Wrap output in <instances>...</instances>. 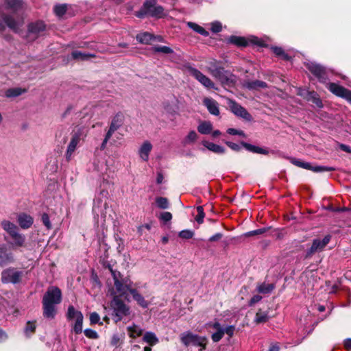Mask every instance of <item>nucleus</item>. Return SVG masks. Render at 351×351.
I'll return each instance as SVG.
<instances>
[{"instance_id": "nucleus-55", "label": "nucleus", "mask_w": 351, "mask_h": 351, "mask_svg": "<svg viewBox=\"0 0 351 351\" xmlns=\"http://www.w3.org/2000/svg\"><path fill=\"white\" fill-rule=\"evenodd\" d=\"M110 271L111 272L114 282L122 280V275L119 271L114 270L112 268H110Z\"/></svg>"}, {"instance_id": "nucleus-22", "label": "nucleus", "mask_w": 351, "mask_h": 351, "mask_svg": "<svg viewBox=\"0 0 351 351\" xmlns=\"http://www.w3.org/2000/svg\"><path fill=\"white\" fill-rule=\"evenodd\" d=\"M153 149V145L149 141H145L138 149V155L141 160L147 161L149 158V154Z\"/></svg>"}, {"instance_id": "nucleus-37", "label": "nucleus", "mask_w": 351, "mask_h": 351, "mask_svg": "<svg viewBox=\"0 0 351 351\" xmlns=\"http://www.w3.org/2000/svg\"><path fill=\"white\" fill-rule=\"evenodd\" d=\"M274 289V285L273 284H265L262 283L257 286V291L260 293H271Z\"/></svg>"}, {"instance_id": "nucleus-51", "label": "nucleus", "mask_w": 351, "mask_h": 351, "mask_svg": "<svg viewBox=\"0 0 351 351\" xmlns=\"http://www.w3.org/2000/svg\"><path fill=\"white\" fill-rule=\"evenodd\" d=\"M154 50L156 52H160V53H166V54L171 53L173 52V50L167 46L155 47L154 48Z\"/></svg>"}, {"instance_id": "nucleus-46", "label": "nucleus", "mask_w": 351, "mask_h": 351, "mask_svg": "<svg viewBox=\"0 0 351 351\" xmlns=\"http://www.w3.org/2000/svg\"><path fill=\"white\" fill-rule=\"evenodd\" d=\"M156 204L159 208L166 209L169 208V201L167 198L158 197L156 198Z\"/></svg>"}, {"instance_id": "nucleus-19", "label": "nucleus", "mask_w": 351, "mask_h": 351, "mask_svg": "<svg viewBox=\"0 0 351 351\" xmlns=\"http://www.w3.org/2000/svg\"><path fill=\"white\" fill-rule=\"evenodd\" d=\"M229 106L231 111L237 117H241L247 121H251L252 116L240 104L234 101L229 102Z\"/></svg>"}, {"instance_id": "nucleus-61", "label": "nucleus", "mask_w": 351, "mask_h": 351, "mask_svg": "<svg viewBox=\"0 0 351 351\" xmlns=\"http://www.w3.org/2000/svg\"><path fill=\"white\" fill-rule=\"evenodd\" d=\"M262 300V297L259 295H254L249 302L250 306H253L256 303L260 302Z\"/></svg>"}, {"instance_id": "nucleus-58", "label": "nucleus", "mask_w": 351, "mask_h": 351, "mask_svg": "<svg viewBox=\"0 0 351 351\" xmlns=\"http://www.w3.org/2000/svg\"><path fill=\"white\" fill-rule=\"evenodd\" d=\"M242 145L248 151L257 153L258 147L252 145L251 144L247 143H242Z\"/></svg>"}, {"instance_id": "nucleus-35", "label": "nucleus", "mask_w": 351, "mask_h": 351, "mask_svg": "<svg viewBox=\"0 0 351 351\" xmlns=\"http://www.w3.org/2000/svg\"><path fill=\"white\" fill-rule=\"evenodd\" d=\"M128 332L130 337L136 338L142 335L143 329L140 326L133 324L128 327Z\"/></svg>"}, {"instance_id": "nucleus-57", "label": "nucleus", "mask_w": 351, "mask_h": 351, "mask_svg": "<svg viewBox=\"0 0 351 351\" xmlns=\"http://www.w3.org/2000/svg\"><path fill=\"white\" fill-rule=\"evenodd\" d=\"M36 328V325H35V323L34 322H28L27 323V326L25 327V333L26 334H28V333H32L34 331Z\"/></svg>"}, {"instance_id": "nucleus-41", "label": "nucleus", "mask_w": 351, "mask_h": 351, "mask_svg": "<svg viewBox=\"0 0 351 351\" xmlns=\"http://www.w3.org/2000/svg\"><path fill=\"white\" fill-rule=\"evenodd\" d=\"M123 283L124 282L122 280L114 282L116 291L121 295H124L127 291H128L126 289V286H124Z\"/></svg>"}, {"instance_id": "nucleus-38", "label": "nucleus", "mask_w": 351, "mask_h": 351, "mask_svg": "<svg viewBox=\"0 0 351 351\" xmlns=\"http://www.w3.org/2000/svg\"><path fill=\"white\" fill-rule=\"evenodd\" d=\"M25 90L21 88H12L8 89L5 95L7 97H16L25 93Z\"/></svg>"}, {"instance_id": "nucleus-8", "label": "nucleus", "mask_w": 351, "mask_h": 351, "mask_svg": "<svg viewBox=\"0 0 351 351\" xmlns=\"http://www.w3.org/2000/svg\"><path fill=\"white\" fill-rule=\"evenodd\" d=\"M111 306L115 317V322L121 321V319L130 313V308L118 296H114Z\"/></svg>"}, {"instance_id": "nucleus-24", "label": "nucleus", "mask_w": 351, "mask_h": 351, "mask_svg": "<svg viewBox=\"0 0 351 351\" xmlns=\"http://www.w3.org/2000/svg\"><path fill=\"white\" fill-rule=\"evenodd\" d=\"M17 221L23 229H27L32 226L34 222L33 218L25 213H21L18 215Z\"/></svg>"}, {"instance_id": "nucleus-52", "label": "nucleus", "mask_w": 351, "mask_h": 351, "mask_svg": "<svg viewBox=\"0 0 351 351\" xmlns=\"http://www.w3.org/2000/svg\"><path fill=\"white\" fill-rule=\"evenodd\" d=\"M100 321V316L99 314L96 312L91 313L90 315V322L91 324H100L102 323L99 322Z\"/></svg>"}, {"instance_id": "nucleus-40", "label": "nucleus", "mask_w": 351, "mask_h": 351, "mask_svg": "<svg viewBox=\"0 0 351 351\" xmlns=\"http://www.w3.org/2000/svg\"><path fill=\"white\" fill-rule=\"evenodd\" d=\"M228 42L237 46L247 45V41L243 37L232 36L228 38Z\"/></svg>"}, {"instance_id": "nucleus-26", "label": "nucleus", "mask_w": 351, "mask_h": 351, "mask_svg": "<svg viewBox=\"0 0 351 351\" xmlns=\"http://www.w3.org/2000/svg\"><path fill=\"white\" fill-rule=\"evenodd\" d=\"M1 226L10 237L19 232L18 227L10 221L3 220L1 223Z\"/></svg>"}, {"instance_id": "nucleus-2", "label": "nucleus", "mask_w": 351, "mask_h": 351, "mask_svg": "<svg viewBox=\"0 0 351 351\" xmlns=\"http://www.w3.org/2000/svg\"><path fill=\"white\" fill-rule=\"evenodd\" d=\"M180 339L184 346L197 347L199 351L204 350L208 342V338L206 336H200L189 330L181 333Z\"/></svg>"}, {"instance_id": "nucleus-4", "label": "nucleus", "mask_w": 351, "mask_h": 351, "mask_svg": "<svg viewBox=\"0 0 351 351\" xmlns=\"http://www.w3.org/2000/svg\"><path fill=\"white\" fill-rule=\"evenodd\" d=\"M207 325L215 330V332L211 335V339L215 343L219 342L225 334L232 337L235 331V326L234 325H228L223 327L218 321L210 322L208 323Z\"/></svg>"}, {"instance_id": "nucleus-32", "label": "nucleus", "mask_w": 351, "mask_h": 351, "mask_svg": "<svg viewBox=\"0 0 351 351\" xmlns=\"http://www.w3.org/2000/svg\"><path fill=\"white\" fill-rule=\"evenodd\" d=\"M245 86L250 90H258L267 87V84L263 81L254 80L252 82H247L245 83Z\"/></svg>"}, {"instance_id": "nucleus-1", "label": "nucleus", "mask_w": 351, "mask_h": 351, "mask_svg": "<svg viewBox=\"0 0 351 351\" xmlns=\"http://www.w3.org/2000/svg\"><path fill=\"white\" fill-rule=\"evenodd\" d=\"M87 133L88 130L84 126L77 125L72 130L70 140L64 154L67 161L71 160L79 145L86 137Z\"/></svg>"}, {"instance_id": "nucleus-13", "label": "nucleus", "mask_w": 351, "mask_h": 351, "mask_svg": "<svg viewBox=\"0 0 351 351\" xmlns=\"http://www.w3.org/2000/svg\"><path fill=\"white\" fill-rule=\"evenodd\" d=\"M331 239L330 235H326L322 239H314L311 247L306 251V257H311L313 254L322 251L328 244Z\"/></svg>"}, {"instance_id": "nucleus-56", "label": "nucleus", "mask_w": 351, "mask_h": 351, "mask_svg": "<svg viewBox=\"0 0 351 351\" xmlns=\"http://www.w3.org/2000/svg\"><path fill=\"white\" fill-rule=\"evenodd\" d=\"M160 219L165 222H167L171 220L172 215L169 212H163L161 213Z\"/></svg>"}, {"instance_id": "nucleus-12", "label": "nucleus", "mask_w": 351, "mask_h": 351, "mask_svg": "<svg viewBox=\"0 0 351 351\" xmlns=\"http://www.w3.org/2000/svg\"><path fill=\"white\" fill-rule=\"evenodd\" d=\"M62 300V293L59 288L52 287H50L46 293L44 295L43 298V302L51 304H58L61 302Z\"/></svg>"}, {"instance_id": "nucleus-49", "label": "nucleus", "mask_w": 351, "mask_h": 351, "mask_svg": "<svg viewBox=\"0 0 351 351\" xmlns=\"http://www.w3.org/2000/svg\"><path fill=\"white\" fill-rule=\"evenodd\" d=\"M210 30L213 33H219L222 30V24L219 21H214L210 23Z\"/></svg>"}, {"instance_id": "nucleus-17", "label": "nucleus", "mask_w": 351, "mask_h": 351, "mask_svg": "<svg viewBox=\"0 0 351 351\" xmlns=\"http://www.w3.org/2000/svg\"><path fill=\"white\" fill-rule=\"evenodd\" d=\"M3 22L0 23V30L4 29V23L14 32H18L20 27L23 25L22 19H14L12 16L4 15L2 16Z\"/></svg>"}, {"instance_id": "nucleus-39", "label": "nucleus", "mask_w": 351, "mask_h": 351, "mask_svg": "<svg viewBox=\"0 0 351 351\" xmlns=\"http://www.w3.org/2000/svg\"><path fill=\"white\" fill-rule=\"evenodd\" d=\"M136 39L141 43L148 44L153 39V35L148 32H144L138 34Z\"/></svg>"}, {"instance_id": "nucleus-45", "label": "nucleus", "mask_w": 351, "mask_h": 351, "mask_svg": "<svg viewBox=\"0 0 351 351\" xmlns=\"http://www.w3.org/2000/svg\"><path fill=\"white\" fill-rule=\"evenodd\" d=\"M68 7V4L56 5L53 9L54 12L58 16H62L66 13Z\"/></svg>"}, {"instance_id": "nucleus-44", "label": "nucleus", "mask_w": 351, "mask_h": 351, "mask_svg": "<svg viewBox=\"0 0 351 351\" xmlns=\"http://www.w3.org/2000/svg\"><path fill=\"white\" fill-rule=\"evenodd\" d=\"M66 135H67V131L64 128H61L56 132V139L58 141L65 143L67 141Z\"/></svg>"}, {"instance_id": "nucleus-48", "label": "nucleus", "mask_w": 351, "mask_h": 351, "mask_svg": "<svg viewBox=\"0 0 351 351\" xmlns=\"http://www.w3.org/2000/svg\"><path fill=\"white\" fill-rule=\"evenodd\" d=\"M197 215L195 217V220L198 223H202L204 221V218L205 217V214L204 212V208L202 206H199L197 207Z\"/></svg>"}, {"instance_id": "nucleus-31", "label": "nucleus", "mask_w": 351, "mask_h": 351, "mask_svg": "<svg viewBox=\"0 0 351 351\" xmlns=\"http://www.w3.org/2000/svg\"><path fill=\"white\" fill-rule=\"evenodd\" d=\"M197 130L202 134H208L212 132L213 125L210 121H202L197 126Z\"/></svg>"}, {"instance_id": "nucleus-20", "label": "nucleus", "mask_w": 351, "mask_h": 351, "mask_svg": "<svg viewBox=\"0 0 351 351\" xmlns=\"http://www.w3.org/2000/svg\"><path fill=\"white\" fill-rule=\"evenodd\" d=\"M45 29V25L42 21L32 23L28 26V37L32 39L36 38L40 33Z\"/></svg>"}, {"instance_id": "nucleus-63", "label": "nucleus", "mask_w": 351, "mask_h": 351, "mask_svg": "<svg viewBox=\"0 0 351 351\" xmlns=\"http://www.w3.org/2000/svg\"><path fill=\"white\" fill-rule=\"evenodd\" d=\"M122 280L123 282H124L123 285L124 286H126V289L127 290L130 292V289H133L132 287H131V284H132V282L130 279L128 278H122Z\"/></svg>"}, {"instance_id": "nucleus-21", "label": "nucleus", "mask_w": 351, "mask_h": 351, "mask_svg": "<svg viewBox=\"0 0 351 351\" xmlns=\"http://www.w3.org/2000/svg\"><path fill=\"white\" fill-rule=\"evenodd\" d=\"M298 95L303 97L307 101H312L314 104H315L317 107H322V102L319 99L318 95L315 91H308V90H300Z\"/></svg>"}, {"instance_id": "nucleus-27", "label": "nucleus", "mask_w": 351, "mask_h": 351, "mask_svg": "<svg viewBox=\"0 0 351 351\" xmlns=\"http://www.w3.org/2000/svg\"><path fill=\"white\" fill-rule=\"evenodd\" d=\"M43 315L48 319L54 318L56 314V305L43 302Z\"/></svg>"}, {"instance_id": "nucleus-53", "label": "nucleus", "mask_w": 351, "mask_h": 351, "mask_svg": "<svg viewBox=\"0 0 351 351\" xmlns=\"http://www.w3.org/2000/svg\"><path fill=\"white\" fill-rule=\"evenodd\" d=\"M193 234V232L189 230H184L179 233L180 237L186 239L192 238Z\"/></svg>"}, {"instance_id": "nucleus-34", "label": "nucleus", "mask_w": 351, "mask_h": 351, "mask_svg": "<svg viewBox=\"0 0 351 351\" xmlns=\"http://www.w3.org/2000/svg\"><path fill=\"white\" fill-rule=\"evenodd\" d=\"M187 25L189 28L195 31V32L199 34L202 36H208L209 33L208 31H206L204 27L199 25L198 24L193 23V22H188Z\"/></svg>"}, {"instance_id": "nucleus-23", "label": "nucleus", "mask_w": 351, "mask_h": 351, "mask_svg": "<svg viewBox=\"0 0 351 351\" xmlns=\"http://www.w3.org/2000/svg\"><path fill=\"white\" fill-rule=\"evenodd\" d=\"M203 103L211 114L215 116L219 114V104L215 100L212 98H205Z\"/></svg>"}, {"instance_id": "nucleus-60", "label": "nucleus", "mask_w": 351, "mask_h": 351, "mask_svg": "<svg viewBox=\"0 0 351 351\" xmlns=\"http://www.w3.org/2000/svg\"><path fill=\"white\" fill-rule=\"evenodd\" d=\"M266 230H267L266 228L257 229L255 230L247 232V233H245V235L247 237H250V236H254V235H256V234H263L264 232H266Z\"/></svg>"}, {"instance_id": "nucleus-29", "label": "nucleus", "mask_w": 351, "mask_h": 351, "mask_svg": "<svg viewBox=\"0 0 351 351\" xmlns=\"http://www.w3.org/2000/svg\"><path fill=\"white\" fill-rule=\"evenodd\" d=\"M202 143L206 148L215 154H223L225 152V149L222 146L215 143L207 141H203Z\"/></svg>"}, {"instance_id": "nucleus-10", "label": "nucleus", "mask_w": 351, "mask_h": 351, "mask_svg": "<svg viewBox=\"0 0 351 351\" xmlns=\"http://www.w3.org/2000/svg\"><path fill=\"white\" fill-rule=\"evenodd\" d=\"M289 161L291 164L307 170H311L313 172H323V171H332L335 170L334 167L326 166L312 165L310 162H304L295 158H289Z\"/></svg>"}, {"instance_id": "nucleus-6", "label": "nucleus", "mask_w": 351, "mask_h": 351, "mask_svg": "<svg viewBox=\"0 0 351 351\" xmlns=\"http://www.w3.org/2000/svg\"><path fill=\"white\" fill-rule=\"evenodd\" d=\"M123 124V116L121 114H116L110 123V128L105 136V138L101 145V149H104L106 147L107 143L112 138L113 135L117 138H121V134L116 132L121 127Z\"/></svg>"}, {"instance_id": "nucleus-62", "label": "nucleus", "mask_w": 351, "mask_h": 351, "mask_svg": "<svg viewBox=\"0 0 351 351\" xmlns=\"http://www.w3.org/2000/svg\"><path fill=\"white\" fill-rule=\"evenodd\" d=\"M226 143L230 149H232L234 151H239L241 149L240 145L237 143L229 141L226 142Z\"/></svg>"}, {"instance_id": "nucleus-43", "label": "nucleus", "mask_w": 351, "mask_h": 351, "mask_svg": "<svg viewBox=\"0 0 351 351\" xmlns=\"http://www.w3.org/2000/svg\"><path fill=\"white\" fill-rule=\"evenodd\" d=\"M198 138V135L197 132L194 130H191L189 132V134L186 136L184 140V143L185 144H191L195 143Z\"/></svg>"}, {"instance_id": "nucleus-59", "label": "nucleus", "mask_w": 351, "mask_h": 351, "mask_svg": "<svg viewBox=\"0 0 351 351\" xmlns=\"http://www.w3.org/2000/svg\"><path fill=\"white\" fill-rule=\"evenodd\" d=\"M227 132L230 135H239L241 136H245V133L242 130H239L234 128L228 129Z\"/></svg>"}, {"instance_id": "nucleus-54", "label": "nucleus", "mask_w": 351, "mask_h": 351, "mask_svg": "<svg viewBox=\"0 0 351 351\" xmlns=\"http://www.w3.org/2000/svg\"><path fill=\"white\" fill-rule=\"evenodd\" d=\"M42 221L45 226L48 229L50 230L51 228V224L50 222L49 217L47 213H43L42 215Z\"/></svg>"}, {"instance_id": "nucleus-7", "label": "nucleus", "mask_w": 351, "mask_h": 351, "mask_svg": "<svg viewBox=\"0 0 351 351\" xmlns=\"http://www.w3.org/2000/svg\"><path fill=\"white\" fill-rule=\"evenodd\" d=\"M146 15L161 18L165 15L164 8L161 5H156V3H151L149 1H145L141 9L136 12V16L143 18Z\"/></svg>"}, {"instance_id": "nucleus-11", "label": "nucleus", "mask_w": 351, "mask_h": 351, "mask_svg": "<svg viewBox=\"0 0 351 351\" xmlns=\"http://www.w3.org/2000/svg\"><path fill=\"white\" fill-rule=\"evenodd\" d=\"M108 206L106 202H103L101 199H97L94 202L93 212L97 223L103 225L106 221V211Z\"/></svg>"}, {"instance_id": "nucleus-33", "label": "nucleus", "mask_w": 351, "mask_h": 351, "mask_svg": "<svg viewBox=\"0 0 351 351\" xmlns=\"http://www.w3.org/2000/svg\"><path fill=\"white\" fill-rule=\"evenodd\" d=\"M71 57L73 59L77 60H87L90 58L95 57V55L93 53H82L80 51H73L71 53Z\"/></svg>"}, {"instance_id": "nucleus-64", "label": "nucleus", "mask_w": 351, "mask_h": 351, "mask_svg": "<svg viewBox=\"0 0 351 351\" xmlns=\"http://www.w3.org/2000/svg\"><path fill=\"white\" fill-rule=\"evenodd\" d=\"M221 233H216L215 234L213 235L210 237L209 241H216L219 240L222 237Z\"/></svg>"}, {"instance_id": "nucleus-16", "label": "nucleus", "mask_w": 351, "mask_h": 351, "mask_svg": "<svg viewBox=\"0 0 351 351\" xmlns=\"http://www.w3.org/2000/svg\"><path fill=\"white\" fill-rule=\"evenodd\" d=\"M326 87L335 95L343 97L351 103V90L335 83H328Z\"/></svg>"}, {"instance_id": "nucleus-14", "label": "nucleus", "mask_w": 351, "mask_h": 351, "mask_svg": "<svg viewBox=\"0 0 351 351\" xmlns=\"http://www.w3.org/2000/svg\"><path fill=\"white\" fill-rule=\"evenodd\" d=\"M189 73L207 88H215V84L201 71L193 67L189 68Z\"/></svg>"}, {"instance_id": "nucleus-42", "label": "nucleus", "mask_w": 351, "mask_h": 351, "mask_svg": "<svg viewBox=\"0 0 351 351\" xmlns=\"http://www.w3.org/2000/svg\"><path fill=\"white\" fill-rule=\"evenodd\" d=\"M271 49L276 56L282 58L283 60H290L291 57L285 52L282 48L280 47H272Z\"/></svg>"}, {"instance_id": "nucleus-28", "label": "nucleus", "mask_w": 351, "mask_h": 351, "mask_svg": "<svg viewBox=\"0 0 351 351\" xmlns=\"http://www.w3.org/2000/svg\"><path fill=\"white\" fill-rule=\"evenodd\" d=\"M130 293L133 297V299L143 308H147L149 305V303L145 300L144 297L138 292V291L134 289H130Z\"/></svg>"}, {"instance_id": "nucleus-3", "label": "nucleus", "mask_w": 351, "mask_h": 351, "mask_svg": "<svg viewBox=\"0 0 351 351\" xmlns=\"http://www.w3.org/2000/svg\"><path fill=\"white\" fill-rule=\"evenodd\" d=\"M208 72L221 84L229 85L234 83V76L219 66L215 62H211L208 66Z\"/></svg>"}, {"instance_id": "nucleus-50", "label": "nucleus", "mask_w": 351, "mask_h": 351, "mask_svg": "<svg viewBox=\"0 0 351 351\" xmlns=\"http://www.w3.org/2000/svg\"><path fill=\"white\" fill-rule=\"evenodd\" d=\"M84 332L85 336L89 339H96L99 337L97 332L95 330H92V329H89V328L85 329Z\"/></svg>"}, {"instance_id": "nucleus-18", "label": "nucleus", "mask_w": 351, "mask_h": 351, "mask_svg": "<svg viewBox=\"0 0 351 351\" xmlns=\"http://www.w3.org/2000/svg\"><path fill=\"white\" fill-rule=\"evenodd\" d=\"M306 66L308 69L315 76H316L321 82H326V70L322 65L315 62H309L306 64Z\"/></svg>"}, {"instance_id": "nucleus-30", "label": "nucleus", "mask_w": 351, "mask_h": 351, "mask_svg": "<svg viewBox=\"0 0 351 351\" xmlns=\"http://www.w3.org/2000/svg\"><path fill=\"white\" fill-rule=\"evenodd\" d=\"M143 340L151 346H155L159 342L156 334L151 331H147L144 334Z\"/></svg>"}, {"instance_id": "nucleus-5", "label": "nucleus", "mask_w": 351, "mask_h": 351, "mask_svg": "<svg viewBox=\"0 0 351 351\" xmlns=\"http://www.w3.org/2000/svg\"><path fill=\"white\" fill-rule=\"evenodd\" d=\"M23 277V271L14 267L3 269L1 273V280L3 284H19Z\"/></svg>"}, {"instance_id": "nucleus-25", "label": "nucleus", "mask_w": 351, "mask_h": 351, "mask_svg": "<svg viewBox=\"0 0 351 351\" xmlns=\"http://www.w3.org/2000/svg\"><path fill=\"white\" fill-rule=\"evenodd\" d=\"M11 238L13 240L12 244L14 248L25 247L26 238L24 234H21L18 232L16 234H14L12 237H11Z\"/></svg>"}, {"instance_id": "nucleus-36", "label": "nucleus", "mask_w": 351, "mask_h": 351, "mask_svg": "<svg viewBox=\"0 0 351 351\" xmlns=\"http://www.w3.org/2000/svg\"><path fill=\"white\" fill-rule=\"evenodd\" d=\"M269 319L268 313L259 309L256 313L254 322L256 324L265 323Z\"/></svg>"}, {"instance_id": "nucleus-47", "label": "nucleus", "mask_w": 351, "mask_h": 351, "mask_svg": "<svg viewBox=\"0 0 351 351\" xmlns=\"http://www.w3.org/2000/svg\"><path fill=\"white\" fill-rule=\"evenodd\" d=\"M21 0H5V5L8 8L17 10L21 7Z\"/></svg>"}, {"instance_id": "nucleus-15", "label": "nucleus", "mask_w": 351, "mask_h": 351, "mask_svg": "<svg viewBox=\"0 0 351 351\" xmlns=\"http://www.w3.org/2000/svg\"><path fill=\"white\" fill-rule=\"evenodd\" d=\"M14 254L4 244L0 246V267H3L15 263Z\"/></svg>"}, {"instance_id": "nucleus-9", "label": "nucleus", "mask_w": 351, "mask_h": 351, "mask_svg": "<svg viewBox=\"0 0 351 351\" xmlns=\"http://www.w3.org/2000/svg\"><path fill=\"white\" fill-rule=\"evenodd\" d=\"M67 319L70 321L75 320L73 325V331L76 334H80L82 332V324L84 317L82 313L77 311L73 306H69L67 311Z\"/></svg>"}]
</instances>
